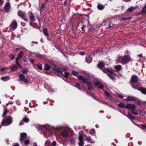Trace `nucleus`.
I'll return each instance as SVG.
<instances>
[{
    "label": "nucleus",
    "mask_w": 146,
    "mask_h": 146,
    "mask_svg": "<svg viewBox=\"0 0 146 146\" xmlns=\"http://www.w3.org/2000/svg\"><path fill=\"white\" fill-rule=\"evenodd\" d=\"M40 128L43 131L44 136L46 138L52 135L54 131V127L48 125H41Z\"/></svg>",
    "instance_id": "1"
},
{
    "label": "nucleus",
    "mask_w": 146,
    "mask_h": 146,
    "mask_svg": "<svg viewBox=\"0 0 146 146\" xmlns=\"http://www.w3.org/2000/svg\"><path fill=\"white\" fill-rule=\"evenodd\" d=\"M104 65L103 62H101L98 64V66L100 69L102 70L104 72L107 73L109 78L112 80H113L114 78L112 76L113 72L108 69H103Z\"/></svg>",
    "instance_id": "2"
},
{
    "label": "nucleus",
    "mask_w": 146,
    "mask_h": 146,
    "mask_svg": "<svg viewBox=\"0 0 146 146\" xmlns=\"http://www.w3.org/2000/svg\"><path fill=\"white\" fill-rule=\"evenodd\" d=\"M130 60V58L129 56H119L118 57L117 60V62L118 63H121L123 65H124L127 63Z\"/></svg>",
    "instance_id": "3"
},
{
    "label": "nucleus",
    "mask_w": 146,
    "mask_h": 146,
    "mask_svg": "<svg viewBox=\"0 0 146 146\" xmlns=\"http://www.w3.org/2000/svg\"><path fill=\"white\" fill-rule=\"evenodd\" d=\"M20 140L21 144L23 145H27L30 143L29 140L27 138V134L25 133H23L20 134Z\"/></svg>",
    "instance_id": "4"
},
{
    "label": "nucleus",
    "mask_w": 146,
    "mask_h": 146,
    "mask_svg": "<svg viewBox=\"0 0 146 146\" xmlns=\"http://www.w3.org/2000/svg\"><path fill=\"white\" fill-rule=\"evenodd\" d=\"M13 121V118L11 116H9L7 118L3 119L1 123L3 126H8L11 124Z\"/></svg>",
    "instance_id": "5"
},
{
    "label": "nucleus",
    "mask_w": 146,
    "mask_h": 146,
    "mask_svg": "<svg viewBox=\"0 0 146 146\" xmlns=\"http://www.w3.org/2000/svg\"><path fill=\"white\" fill-rule=\"evenodd\" d=\"M125 108L131 110V112L133 114L135 115H137L138 113L136 112L135 109L136 108L135 105L133 104H128L126 106Z\"/></svg>",
    "instance_id": "6"
},
{
    "label": "nucleus",
    "mask_w": 146,
    "mask_h": 146,
    "mask_svg": "<svg viewBox=\"0 0 146 146\" xmlns=\"http://www.w3.org/2000/svg\"><path fill=\"white\" fill-rule=\"evenodd\" d=\"M56 136L59 138L61 135L64 137H66L68 136V132L66 130H64L60 133L56 132L55 133Z\"/></svg>",
    "instance_id": "7"
},
{
    "label": "nucleus",
    "mask_w": 146,
    "mask_h": 146,
    "mask_svg": "<svg viewBox=\"0 0 146 146\" xmlns=\"http://www.w3.org/2000/svg\"><path fill=\"white\" fill-rule=\"evenodd\" d=\"M103 26H106L108 27L109 28H110L113 26V24L108 19H106L102 23Z\"/></svg>",
    "instance_id": "8"
},
{
    "label": "nucleus",
    "mask_w": 146,
    "mask_h": 146,
    "mask_svg": "<svg viewBox=\"0 0 146 146\" xmlns=\"http://www.w3.org/2000/svg\"><path fill=\"white\" fill-rule=\"evenodd\" d=\"M79 135L78 139L79 141V145L80 146H83L84 144V143L83 139V135L82 131L79 132Z\"/></svg>",
    "instance_id": "9"
},
{
    "label": "nucleus",
    "mask_w": 146,
    "mask_h": 146,
    "mask_svg": "<svg viewBox=\"0 0 146 146\" xmlns=\"http://www.w3.org/2000/svg\"><path fill=\"white\" fill-rule=\"evenodd\" d=\"M28 15L31 22H33L35 21L34 15L32 11H30L29 12Z\"/></svg>",
    "instance_id": "10"
},
{
    "label": "nucleus",
    "mask_w": 146,
    "mask_h": 146,
    "mask_svg": "<svg viewBox=\"0 0 146 146\" xmlns=\"http://www.w3.org/2000/svg\"><path fill=\"white\" fill-rule=\"evenodd\" d=\"M44 87L49 92H54V91L52 89V86L50 84H45Z\"/></svg>",
    "instance_id": "11"
},
{
    "label": "nucleus",
    "mask_w": 146,
    "mask_h": 146,
    "mask_svg": "<svg viewBox=\"0 0 146 146\" xmlns=\"http://www.w3.org/2000/svg\"><path fill=\"white\" fill-rule=\"evenodd\" d=\"M85 138V139L88 142L91 143H95V141L92 139L91 137L89 136H87L86 135H84Z\"/></svg>",
    "instance_id": "12"
},
{
    "label": "nucleus",
    "mask_w": 146,
    "mask_h": 146,
    "mask_svg": "<svg viewBox=\"0 0 146 146\" xmlns=\"http://www.w3.org/2000/svg\"><path fill=\"white\" fill-rule=\"evenodd\" d=\"M124 100L126 101H136L137 98L134 96H128L127 98L124 99Z\"/></svg>",
    "instance_id": "13"
},
{
    "label": "nucleus",
    "mask_w": 146,
    "mask_h": 146,
    "mask_svg": "<svg viewBox=\"0 0 146 146\" xmlns=\"http://www.w3.org/2000/svg\"><path fill=\"white\" fill-rule=\"evenodd\" d=\"M95 86L103 90L104 86L101 84L100 82L97 81L96 82L94 83Z\"/></svg>",
    "instance_id": "14"
},
{
    "label": "nucleus",
    "mask_w": 146,
    "mask_h": 146,
    "mask_svg": "<svg viewBox=\"0 0 146 146\" xmlns=\"http://www.w3.org/2000/svg\"><path fill=\"white\" fill-rule=\"evenodd\" d=\"M131 81L133 83L137 82L138 81V78L137 76L135 75H133L131 78Z\"/></svg>",
    "instance_id": "15"
},
{
    "label": "nucleus",
    "mask_w": 146,
    "mask_h": 146,
    "mask_svg": "<svg viewBox=\"0 0 146 146\" xmlns=\"http://www.w3.org/2000/svg\"><path fill=\"white\" fill-rule=\"evenodd\" d=\"M87 83L88 87V92L89 93L90 90H93V87L91 83L90 82L88 81L87 82Z\"/></svg>",
    "instance_id": "16"
},
{
    "label": "nucleus",
    "mask_w": 146,
    "mask_h": 146,
    "mask_svg": "<svg viewBox=\"0 0 146 146\" xmlns=\"http://www.w3.org/2000/svg\"><path fill=\"white\" fill-rule=\"evenodd\" d=\"M10 5L9 2H7L6 3L5 5V10L7 12H9L10 9Z\"/></svg>",
    "instance_id": "17"
},
{
    "label": "nucleus",
    "mask_w": 146,
    "mask_h": 146,
    "mask_svg": "<svg viewBox=\"0 0 146 146\" xmlns=\"http://www.w3.org/2000/svg\"><path fill=\"white\" fill-rule=\"evenodd\" d=\"M18 14L19 17H21L22 18H23L25 17V13L24 11H19L18 12Z\"/></svg>",
    "instance_id": "18"
},
{
    "label": "nucleus",
    "mask_w": 146,
    "mask_h": 146,
    "mask_svg": "<svg viewBox=\"0 0 146 146\" xmlns=\"http://www.w3.org/2000/svg\"><path fill=\"white\" fill-rule=\"evenodd\" d=\"M12 28L15 29L17 28V23L16 21H15L12 22L11 25Z\"/></svg>",
    "instance_id": "19"
},
{
    "label": "nucleus",
    "mask_w": 146,
    "mask_h": 146,
    "mask_svg": "<svg viewBox=\"0 0 146 146\" xmlns=\"http://www.w3.org/2000/svg\"><path fill=\"white\" fill-rule=\"evenodd\" d=\"M137 8V7H133L132 6L128 8V9L127 10V12H132L133 10H135Z\"/></svg>",
    "instance_id": "20"
},
{
    "label": "nucleus",
    "mask_w": 146,
    "mask_h": 146,
    "mask_svg": "<svg viewBox=\"0 0 146 146\" xmlns=\"http://www.w3.org/2000/svg\"><path fill=\"white\" fill-rule=\"evenodd\" d=\"M1 79L3 81H6L9 80L10 79V78L9 76H5L1 77Z\"/></svg>",
    "instance_id": "21"
},
{
    "label": "nucleus",
    "mask_w": 146,
    "mask_h": 146,
    "mask_svg": "<svg viewBox=\"0 0 146 146\" xmlns=\"http://www.w3.org/2000/svg\"><path fill=\"white\" fill-rule=\"evenodd\" d=\"M138 90L143 94L146 95V89L143 88H140Z\"/></svg>",
    "instance_id": "22"
},
{
    "label": "nucleus",
    "mask_w": 146,
    "mask_h": 146,
    "mask_svg": "<svg viewBox=\"0 0 146 146\" xmlns=\"http://www.w3.org/2000/svg\"><path fill=\"white\" fill-rule=\"evenodd\" d=\"M115 69L118 71H120L121 70V65H116L114 66Z\"/></svg>",
    "instance_id": "23"
},
{
    "label": "nucleus",
    "mask_w": 146,
    "mask_h": 146,
    "mask_svg": "<svg viewBox=\"0 0 146 146\" xmlns=\"http://www.w3.org/2000/svg\"><path fill=\"white\" fill-rule=\"evenodd\" d=\"M61 73L62 75L64 76L66 78H67L69 74L65 71H61Z\"/></svg>",
    "instance_id": "24"
},
{
    "label": "nucleus",
    "mask_w": 146,
    "mask_h": 146,
    "mask_svg": "<svg viewBox=\"0 0 146 146\" xmlns=\"http://www.w3.org/2000/svg\"><path fill=\"white\" fill-rule=\"evenodd\" d=\"M29 24L31 26H32L33 27L35 28H38V26L37 24L33 23H32V22H30Z\"/></svg>",
    "instance_id": "25"
},
{
    "label": "nucleus",
    "mask_w": 146,
    "mask_h": 146,
    "mask_svg": "<svg viewBox=\"0 0 146 146\" xmlns=\"http://www.w3.org/2000/svg\"><path fill=\"white\" fill-rule=\"evenodd\" d=\"M19 77L20 80L21 81H24L25 79V76L22 74H20Z\"/></svg>",
    "instance_id": "26"
},
{
    "label": "nucleus",
    "mask_w": 146,
    "mask_h": 146,
    "mask_svg": "<svg viewBox=\"0 0 146 146\" xmlns=\"http://www.w3.org/2000/svg\"><path fill=\"white\" fill-rule=\"evenodd\" d=\"M78 78L81 80L82 81L84 82H85L86 80L85 78L82 76H79L78 77Z\"/></svg>",
    "instance_id": "27"
},
{
    "label": "nucleus",
    "mask_w": 146,
    "mask_h": 146,
    "mask_svg": "<svg viewBox=\"0 0 146 146\" xmlns=\"http://www.w3.org/2000/svg\"><path fill=\"white\" fill-rule=\"evenodd\" d=\"M50 68V67L49 65L47 64H46L45 65L44 69L47 70L48 71L49 70Z\"/></svg>",
    "instance_id": "28"
},
{
    "label": "nucleus",
    "mask_w": 146,
    "mask_h": 146,
    "mask_svg": "<svg viewBox=\"0 0 146 146\" xmlns=\"http://www.w3.org/2000/svg\"><path fill=\"white\" fill-rule=\"evenodd\" d=\"M104 7V6L102 5H98L97 6V8L99 10H102Z\"/></svg>",
    "instance_id": "29"
},
{
    "label": "nucleus",
    "mask_w": 146,
    "mask_h": 146,
    "mask_svg": "<svg viewBox=\"0 0 146 146\" xmlns=\"http://www.w3.org/2000/svg\"><path fill=\"white\" fill-rule=\"evenodd\" d=\"M138 104L139 105H141L142 104H146V102H142L141 101L137 100L136 101Z\"/></svg>",
    "instance_id": "30"
},
{
    "label": "nucleus",
    "mask_w": 146,
    "mask_h": 146,
    "mask_svg": "<svg viewBox=\"0 0 146 146\" xmlns=\"http://www.w3.org/2000/svg\"><path fill=\"white\" fill-rule=\"evenodd\" d=\"M43 32L44 35L46 36H48V34L47 32V29L46 28H45L43 29Z\"/></svg>",
    "instance_id": "31"
},
{
    "label": "nucleus",
    "mask_w": 146,
    "mask_h": 146,
    "mask_svg": "<svg viewBox=\"0 0 146 146\" xmlns=\"http://www.w3.org/2000/svg\"><path fill=\"white\" fill-rule=\"evenodd\" d=\"M23 54V52L22 51L18 55L17 57V58L19 59H21L22 57Z\"/></svg>",
    "instance_id": "32"
},
{
    "label": "nucleus",
    "mask_w": 146,
    "mask_h": 146,
    "mask_svg": "<svg viewBox=\"0 0 146 146\" xmlns=\"http://www.w3.org/2000/svg\"><path fill=\"white\" fill-rule=\"evenodd\" d=\"M118 106L120 108H125L126 106H125V104L123 103H120L118 104Z\"/></svg>",
    "instance_id": "33"
},
{
    "label": "nucleus",
    "mask_w": 146,
    "mask_h": 146,
    "mask_svg": "<svg viewBox=\"0 0 146 146\" xmlns=\"http://www.w3.org/2000/svg\"><path fill=\"white\" fill-rule=\"evenodd\" d=\"M37 68L39 70H41L42 69V65L40 64H38L36 65Z\"/></svg>",
    "instance_id": "34"
},
{
    "label": "nucleus",
    "mask_w": 146,
    "mask_h": 146,
    "mask_svg": "<svg viewBox=\"0 0 146 146\" xmlns=\"http://www.w3.org/2000/svg\"><path fill=\"white\" fill-rule=\"evenodd\" d=\"M129 119H134V118L129 113H128V115H126Z\"/></svg>",
    "instance_id": "35"
},
{
    "label": "nucleus",
    "mask_w": 146,
    "mask_h": 146,
    "mask_svg": "<svg viewBox=\"0 0 146 146\" xmlns=\"http://www.w3.org/2000/svg\"><path fill=\"white\" fill-rule=\"evenodd\" d=\"M54 71L55 72H56L58 73H61V71L60 70L59 68H54Z\"/></svg>",
    "instance_id": "36"
},
{
    "label": "nucleus",
    "mask_w": 146,
    "mask_h": 146,
    "mask_svg": "<svg viewBox=\"0 0 146 146\" xmlns=\"http://www.w3.org/2000/svg\"><path fill=\"white\" fill-rule=\"evenodd\" d=\"M23 121L26 123L28 122L29 121V118L27 117H25L23 119Z\"/></svg>",
    "instance_id": "37"
},
{
    "label": "nucleus",
    "mask_w": 146,
    "mask_h": 146,
    "mask_svg": "<svg viewBox=\"0 0 146 146\" xmlns=\"http://www.w3.org/2000/svg\"><path fill=\"white\" fill-rule=\"evenodd\" d=\"M95 129H93L91 130L90 132V133L92 135H93L95 133Z\"/></svg>",
    "instance_id": "38"
},
{
    "label": "nucleus",
    "mask_w": 146,
    "mask_h": 146,
    "mask_svg": "<svg viewBox=\"0 0 146 146\" xmlns=\"http://www.w3.org/2000/svg\"><path fill=\"white\" fill-rule=\"evenodd\" d=\"M28 72V69L25 68L23 69L22 71V72L24 74H26Z\"/></svg>",
    "instance_id": "39"
},
{
    "label": "nucleus",
    "mask_w": 146,
    "mask_h": 146,
    "mask_svg": "<svg viewBox=\"0 0 146 146\" xmlns=\"http://www.w3.org/2000/svg\"><path fill=\"white\" fill-rule=\"evenodd\" d=\"M18 69V67L16 65L13 66L11 68L12 70H16Z\"/></svg>",
    "instance_id": "40"
},
{
    "label": "nucleus",
    "mask_w": 146,
    "mask_h": 146,
    "mask_svg": "<svg viewBox=\"0 0 146 146\" xmlns=\"http://www.w3.org/2000/svg\"><path fill=\"white\" fill-rule=\"evenodd\" d=\"M74 86L78 88L80 90V86L79 84L77 83H75Z\"/></svg>",
    "instance_id": "41"
},
{
    "label": "nucleus",
    "mask_w": 146,
    "mask_h": 146,
    "mask_svg": "<svg viewBox=\"0 0 146 146\" xmlns=\"http://www.w3.org/2000/svg\"><path fill=\"white\" fill-rule=\"evenodd\" d=\"M70 143L71 144L74 145L75 144V140L74 139H72L70 140Z\"/></svg>",
    "instance_id": "42"
},
{
    "label": "nucleus",
    "mask_w": 146,
    "mask_h": 146,
    "mask_svg": "<svg viewBox=\"0 0 146 146\" xmlns=\"http://www.w3.org/2000/svg\"><path fill=\"white\" fill-rule=\"evenodd\" d=\"M92 59L91 58H88L87 57L86 58V62L88 63H90L92 61Z\"/></svg>",
    "instance_id": "43"
},
{
    "label": "nucleus",
    "mask_w": 146,
    "mask_h": 146,
    "mask_svg": "<svg viewBox=\"0 0 146 146\" xmlns=\"http://www.w3.org/2000/svg\"><path fill=\"white\" fill-rule=\"evenodd\" d=\"M33 53V54H34L35 56L37 57H38L40 58L42 57L41 55L40 54H38L36 53Z\"/></svg>",
    "instance_id": "44"
},
{
    "label": "nucleus",
    "mask_w": 146,
    "mask_h": 146,
    "mask_svg": "<svg viewBox=\"0 0 146 146\" xmlns=\"http://www.w3.org/2000/svg\"><path fill=\"white\" fill-rule=\"evenodd\" d=\"M17 104L18 105L20 106L21 104L20 101L19 100H17L16 101Z\"/></svg>",
    "instance_id": "45"
},
{
    "label": "nucleus",
    "mask_w": 146,
    "mask_h": 146,
    "mask_svg": "<svg viewBox=\"0 0 146 146\" xmlns=\"http://www.w3.org/2000/svg\"><path fill=\"white\" fill-rule=\"evenodd\" d=\"M72 74L74 76H77L78 74V73L75 71H73L72 72Z\"/></svg>",
    "instance_id": "46"
},
{
    "label": "nucleus",
    "mask_w": 146,
    "mask_h": 146,
    "mask_svg": "<svg viewBox=\"0 0 146 146\" xmlns=\"http://www.w3.org/2000/svg\"><path fill=\"white\" fill-rule=\"evenodd\" d=\"M19 60V59H18L16 58V63L18 66H19L20 67H21V66H20V65L19 63V62H18Z\"/></svg>",
    "instance_id": "47"
},
{
    "label": "nucleus",
    "mask_w": 146,
    "mask_h": 146,
    "mask_svg": "<svg viewBox=\"0 0 146 146\" xmlns=\"http://www.w3.org/2000/svg\"><path fill=\"white\" fill-rule=\"evenodd\" d=\"M104 94L107 97H109L110 96V94L106 91H104Z\"/></svg>",
    "instance_id": "48"
},
{
    "label": "nucleus",
    "mask_w": 146,
    "mask_h": 146,
    "mask_svg": "<svg viewBox=\"0 0 146 146\" xmlns=\"http://www.w3.org/2000/svg\"><path fill=\"white\" fill-rule=\"evenodd\" d=\"M7 112H8L7 110L6 109H5L4 111L3 115V116H4L5 115H6V114L7 113Z\"/></svg>",
    "instance_id": "49"
},
{
    "label": "nucleus",
    "mask_w": 146,
    "mask_h": 146,
    "mask_svg": "<svg viewBox=\"0 0 146 146\" xmlns=\"http://www.w3.org/2000/svg\"><path fill=\"white\" fill-rule=\"evenodd\" d=\"M56 145V142L55 141H53L52 143V145L53 146H55Z\"/></svg>",
    "instance_id": "50"
},
{
    "label": "nucleus",
    "mask_w": 146,
    "mask_h": 146,
    "mask_svg": "<svg viewBox=\"0 0 146 146\" xmlns=\"http://www.w3.org/2000/svg\"><path fill=\"white\" fill-rule=\"evenodd\" d=\"M131 19V18H122L121 19H120V20H125V21H126V20H130Z\"/></svg>",
    "instance_id": "51"
},
{
    "label": "nucleus",
    "mask_w": 146,
    "mask_h": 146,
    "mask_svg": "<svg viewBox=\"0 0 146 146\" xmlns=\"http://www.w3.org/2000/svg\"><path fill=\"white\" fill-rule=\"evenodd\" d=\"M141 128L143 129H146V126L144 125H141Z\"/></svg>",
    "instance_id": "52"
},
{
    "label": "nucleus",
    "mask_w": 146,
    "mask_h": 146,
    "mask_svg": "<svg viewBox=\"0 0 146 146\" xmlns=\"http://www.w3.org/2000/svg\"><path fill=\"white\" fill-rule=\"evenodd\" d=\"M90 95L93 98H96L94 94L93 93H91L90 92Z\"/></svg>",
    "instance_id": "53"
},
{
    "label": "nucleus",
    "mask_w": 146,
    "mask_h": 146,
    "mask_svg": "<svg viewBox=\"0 0 146 146\" xmlns=\"http://www.w3.org/2000/svg\"><path fill=\"white\" fill-rule=\"evenodd\" d=\"M24 82L25 83V84H27L29 83V80L27 79H25L24 80Z\"/></svg>",
    "instance_id": "54"
},
{
    "label": "nucleus",
    "mask_w": 146,
    "mask_h": 146,
    "mask_svg": "<svg viewBox=\"0 0 146 146\" xmlns=\"http://www.w3.org/2000/svg\"><path fill=\"white\" fill-rule=\"evenodd\" d=\"M49 145L48 141L47 140L46 142L44 144V145L45 146H48Z\"/></svg>",
    "instance_id": "55"
},
{
    "label": "nucleus",
    "mask_w": 146,
    "mask_h": 146,
    "mask_svg": "<svg viewBox=\"0 0 146 146\" xmlns=\"http://www.w3.org/2000/svg\"><path fill=\"white\" fill-rule=\"evenodd\" d=\"M78 54H79L81 55V56H84L85 55L84 52H78Z\"/></svg>",
    "instance_id": "56"
},
{
    "label": "nucleus",
    "mask_w": 146,
    "mask_h": 146,
    "mask_svg": "<svg viewBox=\"0 0 146 146\" xmlns=\"http://www.w3.org/2000/svg\"><path fill=\"white\" fill-rule=\"evenodd\" d=\"M142 11L143 12H146V6L145 7L142 9Z\"/></svg>",
    "instance_id": "57"
},
{
    "label": "nucleus",
    "mask_w": 146,
    "mask_h": 146,
    "mask_svg": "<svg viewBox=\"0 0 146 146\" xmlns=\"http://www.w3.org/2000/svg\"><path fill=\"white\" fill-rule=\"evenodd\" d=\"M24 123L23 121H21L19 123V125H24Z\"/></svg>",
    "instance_id": "58"
},
{
    "label": "nucleus",
    "mask_w": 146,
    "mask_h": 146,
    "mask_svg": "<svg viewBox=\"0 0 146 146\" xmlns=\"http://www.w3.org/2000/svg\"><path fill=\"white\" fill-rule=\"evenodd\" d=\"M83 74L84 75V76H87L88 75V73L86 72H84L83 73Z\"/></svg>",
    "instance_id": "59"
},
{
    "label": "nucleus",
    "mask_w": 146,
    "mask_h": 146,
    "mask_svg": "<svg viewBox=\"0 0 146 146\" xmlns=\"http://www.w3.org/2000/svg\"><path fill=\"white\" fill-rule=\"evenodd\" d=\"M30 61L32 63H34V60L33 59H30Z\"/></svg>",
    "instance_id": "60"
},
{
    "label": "nucleus",
    "mask_w": 146,
    "mask_h": 146,
    "mask_svg": "<svg viewBox=\"0 0 146 146\" xmlns=\"http://www.w3.org/2000/svg\"><path fill=\"white\" fill-rule=\"evenodd\" d=\"M6 67H4L3 68H2L1 70V71H4V70H5L6 69Z\"/></svg>",
    "instance_id": "61"
},
{
    "label": "nucleus",
    "mask_w": 146,
    "mask_h": 146,
    "mask_svg": "<svg viewBox=\"0 0 146 146\" xmlns=\"http://www.w3.org/2000/svg\"><path fill=\"white\" fill-rule=\"evenodd\" d=\"M4 1L3 0H0V4H2L3 3Z\"/></svg>",
    "instance_id": "62"
},
{
    "label": "nucleus",
    "mask_w": 146,
    "mask_h": 146,
    "mask_svg": "<svg viewBox=\"0 0 146 146\" xmlns=\"http://www.w3.org/2000/svg\"><path fill=\"white\" fill-rule=\"evenodd\" d=\"M21 25L22 26H24L25 25V23L24 22H21Z\"/></svg>",
    "instance_id": "63"
},
{
    "label": "nucleus",
    "mask_w": 146,
    "mask_h": 146,
    "mask_svg": "<svg viewBox=\"0 0 146 146\" xmlns=\"http://www.w3.org/2000/svg\"><path fill=\"white\" fill-rule=\"evenodd\" d=\"M33 146H38L36 143H34L33 144Z\"/></svg>",
    "instance_id": "64"
}]
</instances>
